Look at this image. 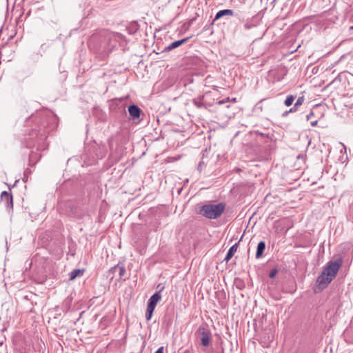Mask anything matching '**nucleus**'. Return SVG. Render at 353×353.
I'll list each match as a JSON object with an SVG mask.
<instances>
[{
    "label": "nucleus",
    "instance_id": "1",
    "mask_svg": "<svg viewBox=\"0 0 353 353\" xmlns=\"http://www.w3.org/2000/svg\"><path fill=\"white\" fill-rule=\"evenodd\" d=\"M342 261L341 259L330 261L316 280L317 288L322 290L336 277Z\"/></svg>",
    "mask_w": 353,
    "mask_h": 353
},
{
    "label": "nucleus",
    "instance_id": "2",
    "mask_svg": "<svg viewBox=\"0 0 353 353\" xmlns=\"http://www.w3.org/2000/svg\"><path fill=\"white\" fill-rule=\"evenodd\" d=\"M225 205L223 203L217 204H206L203 205L199 213L207 219H215L221 216L224 212Z\"/></svg>",
    "mask_w": 353,
    "mask_h": 353
},
{
    "label": "nucleus",
    "instance_id": "3",
    "mask_svg": "<svg viewBox=\"0 0 353 353\" xmlns=\"http://www.w3.org/2000/svg\"><path fill=\"white\" fill-rule=\"evenodd\" d=\"M196 336L203 346H209L212 339V333L208 325L206 324L200 325L196 332Z\"/></svg>",
    "mask_w": 353,
    "mask_h": 353
},
{
    "label": "nucleus",
    "instance_id": "4",
    "mask_svg": "<svg viewBox=\"0 0 353 353\" xmlns=\"http://www.w3.org/2000/svg\"><path fill=\"white\" fill-rule=\"evenodd\" d=\"M163 289V287L159 291L155 292L149 299L145 318L148 321L150 320L155 309V307L158 302L161 299V292Z\"/></svg>",
    "mask_w": 353,
    "mask_h": 353
},
{
    "label": "nucleus",
    "instance_id": "5",
    "mask_svg": "<svg viewBox=\"0 0 353 353\" xmlns=\"http://www.w3.org/2000/svg\"><path fill=\"white\" fill-rule=\"evenodd\" d=\"M0 200L5 201L6 203V205L8 207L12 208V206H13L12 196L11 194L8 192L7 191H3L1 192Z\"/></svg>",
    "mask_w": 353,
    "mask_h": 353
},
{
    "label": "nucleus",
    "instance_id": "6",
    "mask_svg": "<svg viewBox=\"0 0 353 353\" xmlns=\"http://www.w3.org/2000/svg\"><path fill=\"white\" fill-rule=\"evenodd\" d=\"M188 40H189V37H186V38H184L181 40L175 41L171 43L169 46H168L165 48V50L170 51L173 49H175V48L179 47L180 46L184 44L185 43H186Z\"/></svg>",
    "mask_w": 353,
    "mask_h": 353
},
{
    "label": "nucleus",
    "instance_id": "7",
    "mask_svg": "<svg viewBox=\"0 0 353 353\" xmlns=\"http://www.w3.org/2000/svg\"><path fill=\"white\" fill-rule=\"evenodd\" d=\"M128 111H129L130 115L133 119L139 118L140 116L141 110L138 106H137L135 105H130L128 108Z\"/></svg>",
    "mask_w": 353,
    "mask_h": 353
},
{
    "label": "nucleus",
    "instance_id": "8",
    "mask_svg": "<svg viewBox=\"0 0 353 353\" xmlns=\"http://www.w3.org/2000/svg\"><path fill=\"white\" fill-rule=\"evenodd\" d=\"M234 14V12L232 10L230 9H225L219 11L214 18V20H217L220 19L221 17L228 15V16H232Z\"/></svg>",
    "mask_w": 353,
    "mask_h": 353
},
{
    "label": "nucleus",
    "instance_id": "9",
    "mask_svg": "<svg viewBox=\"0 0 353 353\" xmlns=\"http://www.w3.org/2000/svg\"><path fill=\"white\" fill-rule=\"evenodd\" d=\"M265 249V243L264 241H260L257 245V250L256 252V258L259 259L261 257L264 250Z\"/></svg>",
    "mask_w": 353,
    "mask_h": 353
},
{
    "label": "nucleus",
    "instance_id": "10",
    "mask_svg": "<svg viewBox=\"0 0 353 353\" xmlns=\"http://www.w3.org/2000/svg\"><path fill=\"white\" fill-rule=\"evenodd\" d=\"M117 270L119 271L120 278H122L125 274V268L124 265H117L111 268L110 272H114Z\"/></svg>",
    "mask_w": 353,
    "mask_h": 353
},
{
    "label": "nucleus",
    "instance_id": "11",
    "mask_svg": "<svg viewBox=\"0 0 353 353\" xmlns=\"http://www.w3.org/2000/svg\"><path fill=\"white\" fill-rule=\"evenodd\" d=\"M236 250H237V243L234 244L230 248L224 260L226 262H228L231 259V258L233 256V255H234V252L236 251Z\"/></svg>",
    "mask_w": 353,
    "mask_h": 353
},
{
    "label": "nucleus",
    "instance_id": "12",
    "mask_svg": "<svg viewBox=\"0 0 353 353\" xmlns=\"http://www.w3.org/2000/svg\"><path fill=\"white\" fill-rule=\"evenodd\" d=\"M84 270L75 269L70 272V279L74 280L78 276L83 274Z\"/></svg>",
    "mask_w": 353,
    "mask_h": 353
},
{
    "label": "nucleus",
    "instance_id": "13",
    "mask_svg": "<svg viewBox=\"0 0 353 353\" xmlns=\"http://www.w3.org/2000/svg\"><path fill=\"white\" fill-rule=\"evenodd\" d=\"M294 100V97L292 95H289L285 100V105L286 106H290Z\"/></svg>",
    "mask_w": 353,
    "mask_h": 353
},
{
    "label": "nucleus",
    "instance_id": "14",
    "mask_svg": "<svg viewBox=\"0 0 353 353\" xmlns=\"http://www.w3.org/2000/svg\"><path fill=\"white\" fill-rule=\"evenodd\" d=\"M303 101H304V97H299L298 99L296 100L295 104H294V108H298V107H299L300 105H301L303 104Z\"/></svg>",
    "mask_w": 353,
    "mask_h": 353
},
{
    "label": "nucleus",
    "instance_id": "15",
    "mask_svg": "<svg viewBox=\"0 0 353 353\" xmlns=\"http://www.w3.org/2000/svg\"><path fill=\"white\" fill-rule=\"evenodd\" d=\"M276 273H277V270L276 269H272L270 271L269 276L270 278H274L276 276Z\"/></svg>",
    "mask_w": 353,
    "mask_h": 353
},
{
    "label": "nucleus",
    "instance_id": "16",
    "mask_svg": "<svg viewBox=\"0 0 353 353\" xmlns=\"http://www.w3.org/2000/svg\"><path fill=\"white\" fill-rule=\"evenodd\" d=\"M229 100H230V98H229V97H228V98H226V99H223V100H220V101H219L217 102V104H219V105H223V104L225 103L226 102L229 101Z\"/></svg>",
    "mask_w": 353,
    "mask_h": 353
},
{
    "label": "nucleus",
    "instance_id": "17",
    "mask_svg": "<svg viewBox=\"0 0 353 353\" xmlns=\"http://www.w3.org/2000/svg\"><path fill=\"white\" fill-rule=\"evenodd\" d=\"M194 104L196 105L198 108H201L202 106V103L201 102L197 101L196 100H194Z\"/></svg>",
    "mask_w": 353,
    "mask_h": 353
},
{
    "label": "nucleus",
    "instance_id": "18",
    "mask_svg": "<svg viewBox=\"0 0 353 353\" xmlns=\"http://www.w3.org/2000/svg\"><path fill=\"white\" fill-rule=\"evenodd\" d=\"M313 116H314V113H313V112H310V114H308L306 116V119H307V121H308V120H310V119L312 118V117H313Z\"/></svg>",
    "mask_w": 353,
    "mask_h": 353
},
{
    "label": "nucleus",
    "instance_id": "19",
    "mask_svg": "<svg viewBox=\"0 0 353 353\" xmlns=\"http://www.w3.org/2000/svg\"><path fill=\"white\" fill-rule=\"evenodd\" d=\"M155 353H163V347H159L156 352Z\"/></svg>",
    "mask_w": 353,
    "mask_h": 353
},
{
    "label": "nucleus",
    "instance_id": "20",
    "mask_svg": "<svg viewBox=\"0 0 353 353\" xmlns=\"http://www.w3.org/2000/svg\"><path fill=\"white\" fill-rule=\"evenodd\" d=\"M297 108H294V106L293 108H292L290 110H289V112H294L295 111H296Z\"/></svg>",
    "mask_w": 353,
    "mask_h": 353
},
{
    "label": "nucleus",
    "instance_id": "21",
    "mask_svg": "<svg viewBox=\"0 0 353 353\" xmlns=\"http://www.w3.org/2000/svg\"><path fill=\"white\" fill-rule=\"evenodd\" d=\"M317 123H318V121L316 120L314 121H312L311 122V125L312 126H316L317 125Z\"/></svg>",
    "mask_w": 353,
    "mask_h": 353
},
{
    "label": "nucleus",
    "instance_id": "22",
    "mask_svg": "<svg viewBox=\"0 0 353 353\" xmlns=\"http://www.w3.org/2000/svg\"><path fill=\"white\" fill-rule=\"evenodd\" d=\"M340 144L343 146V148H344V150H346V147H345V145L343 143H340Z\"/></svg>",
    "mask_w": 353,
    "mask_h": 353
},
{
    "label": "nucleus",
    "instance_id": "23",
    "mask_svg": "<svg viewBox=\"0 0 353 353\" xmlns=\"http://www.w3.org/2000/svg\"><path fill=\"white\" fill-rule=\"evenodd\" d=\"M288 112H289V111H288V112H285L283 114V115H287Z\"/></svg>",
    "mask_w": 353,
    "mask_h": 353
},
{
    "label": "nucleus",
    "instance_id": "24",
    "mask_svg": "<svg viewBox=\"0 0 353 353\" xmlns=\"http://www.w3.org/2000/svg\"><path fill=\"white\" fill-rule=\"evenodd\" d=\"M350 30H353V26H351V27L350 28Z\"/></svg>",
    "mask_w": 353,
    "mask_h": 353
},
{
    "label": "nucleus",
    "instance_id": "25",
    "mask_svg": "<svg viewBox=\"0 0 353 353\" xmlns=\"http://www.w3.org/2000/svg\"><path fill=\"white\" fill-rule=\"evenodd\" d=\"M1 201L0 200V202H1Z\"/></svg>",
    "mask_w": 353,
    "mask_h": 353
}]
</instances>
